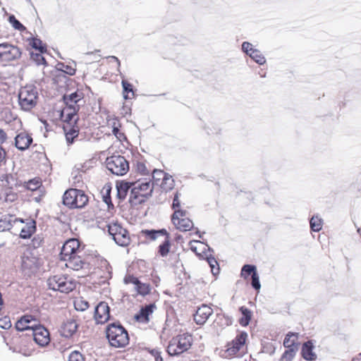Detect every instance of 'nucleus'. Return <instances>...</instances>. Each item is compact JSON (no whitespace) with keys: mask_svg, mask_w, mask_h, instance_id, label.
Instances as JSON below:
<instances>
[{"mask_svg":"<svg viewBox=\"0 0 361 361\" xmlns=\"http://www.w3.org/2000/svg\"><path fill=\"white\" fill-rule=\"evenodd\" d=\"M153 189V183L150 178L139 179L132 183L130 203L132 205H138L143 203L146 198L152 195Z\"/></svg>","mask_w":361,"mask_h":361,"instance_id":"nucleus-1","label":"nucleus"},{"mask_svg":"<svg viewBox=\"0 0 361 361\" xmlns=\"http://www.w3.org/2000/svg\"><path fill=\"white\" fill-rule=\"evenodd\" d=\"M83 98L82 92H75L70 94H65L63 97L66 107L61 111V116L63 118L64 121L71 123V121L75 123L78 118L77 117V112L80 109V102Z\"/></svg>","mask_w":361,"mask_h":361,"instance_id":"nucleus-2","label":"nucleus"},{"mask_svg":"<svg viewBox=\"0 0 361 361\" xmlns=\"http://www.w3.org/2000/svg\"><path fill=\"white\" fill-rule=\"evenodd\" d=\"M106 338L111 346L115 348L125 347L129 342L127 331L124 327L116 323L110 324L106 330Z\"/></svg>","mask_w":361,"mask_h":361,"instance_id":"nucleus-3","label":"nucleus"},{"mask_svg":"<svg viewBox=\"0 0 361 361\" xmlns=\"http://www.w3.org/2000/svg\"><path fill=\"white\" fill-rule=\"evenodd\" d=\"M38 92L34 85L22 87L18 92V104L22 110L28 111L37 103Z\"/></svg>","mask_w":361,"mask_h":361,"instance_id":"nucleus-4","label":"nucleus"},{"mask_svg":"<svg viewBox=\"0 0 361 361\" xmlns=\"http://www.w3.org/2000/svg\"><path fill=\"white\" fill-rule=\"evenodd\" d=\"M88 202V197L83 190L71 188L67 190L63 196V203L70 208H82Z\"/></svg>","mask_w":361,"mask_h":361,"instance_id":"nucleus-5","label":"nucleus"},{"mask_svg":"<svg viewBox=\"0 0 361 361\" xmlns=\"http://www.w3.org/2000/svg\"><path fill=\"white\" fill-rule=\"evenodd\" d=\"M192 338L188 334L173 337L169 342L167 352L170 355H177L187 351L192 345Z\"/></svg>","mask_w":361,"mask_h":361,"instance_id":"nucleus-6","label":"nucleus"},{"mask_svg":"<svg viewBox=\"0 0 361 361\" xmlns=\"http://www.w3.org/2000/svg\"><path fill=\"white\" fill-rule=\"evenodd\" d=\"M47 286L49 289L69 293L75 288V283L62 275L51 276L47 280Z\"/></svg>","mask_w":361,"mask_h":361,"instance_id":"nucleus-7","label":"nucleus"},{"mask_svg":"<svg viewBox=\"0 0 361 361\" xmlns=\"http://www.w3.org/2000/svg\"><path fill=\"white\" fill-rule=\"evenodd\" d=\"M106 166L109 171L116 176H123L129 170V164L124 157L113 155L106 159Z\"/></svg>","mask_w":361,"mask_h":361,"instance_id":"nucleus-8","label":"nucleus"},{"mask_svg":"<svg viewBox=\"0 0 361 361\" xmlns=\"http://www.w3.org/2000/svg\"><path fill=\"white\" fill-rule=\"evenodd\" d=\"M108 231L113 239L120 246L125 247L130 243V237L126 229L116 223L108 225Z\"/></svg>","mask_w":361,"mask_h":361,"instance_id":"nucleus-9","label":"nucleus"},{"mask_svg":"<svg viewBox=\"0 0 361 361\" xmlns=\"http://www.w3.org/2000/svg\"><path fill=\"white\" fill-rule=\"evenodd\" d=\"M171 221L176 228L180 231H190L193 227L192 221L186 217V212L182 209L175 210Z\"/></svg>","mask_w":361,"mask_h":361,"instance_id":"nucleus-10","label":"nucleus"},{"mask_svg":"<svg viewBox=\"0 0 361 361\" xmlns=\"http://www.w3.org/2000/svg\"><path fill=\"white\" fill-rule=\"evenodd\" d=\"M21 56L20 49L8 42L0 44V61L9 62L19 59Z\"/></svg>","mask_w":361,"mask_h":361,"instance_id":"nucleus-11","label":"nucleus"},{"mask_svg":"<svg viewBox=\"0 0 361 361\" xmlns=\"http://www.w3.org/2000/svg\"><path fill=\"white\" fill-rule=\"evenodd\" d=\"M31 334L35 342L41 347H45L50 343L49 331L42 325L32 326Z\"/></svg>","mask_w":361,"mask_h":361,"instance_id":"nucleus-12","label":"nucleus"},{"mask_svg":"<svg viewBox=\"0 0 361 361\" xmlns=\"http://www.w3.org/2000/svg\"><path fill=\"white\" fill-rule=\"evenodd\" d=\"M247 338V334L245 331L240 332L235 338L227 345L225 351L226 357H231L237 355L239 350L245 345Z\"/></svg>","mask_w":361,"mask_h":361,"instance_id":"nucleus-13","label":"nucleus"},{"mask_svg":"<svg viewBox=\"0 0 361 361\" xmlns=\"http://www.w3.org/2000/svg\"><path fill=\"white\" fill-rule=\"evenodd\" d=\"M80 250V243L77 239L72 238L66 241L61 250V257L63 260L68 257L78 254Z\"/></svg>","mask_w":361,"mask_h":361,"instance_id":"nucleus-14","label":"nucleus"},{"mask_svg":"<svg viewBox=\"0 0 361 361\" xmlns=\"http://www.w3.org/2000/svg\"><path fill=\"white\" fill-rule=\"evenodd\" d=\"M110 308L105 302H100L94 309V318L97 324H104L110 318Z\"/></svg>","mask_w":361,"mask_h":361,"instance_id":"nucleus-15","label":"nucleus"},{"mask_svg":"<svg viewBox=\"0 0 361 361\" xmlns=\"http://www.w3.org/2000/svg\"><path fill=\"white\" fill-rule=\"evenodd\" d=\"M213 314V310L207 305H202L198 307L194 314V320L197 324H204L209 317Z\"/></svg>","mask_w":361,"mask_h":361,"instance_id":"nucleus-16","label":"nucleus"},{"mask_svg":"<svg viewBox=\"0 0 361 361\" xmlns=\"http://www.w3.org/2000/svg\"><path fill=\"white\" fill-rule=\"evenodd\" d=\"M21 266L25 274L30 276L37 269V259L35 257L25 255L22 258Z\"/></svg>","mask_w":361,"mask_h":361,"instance_id":"nucleus-17","label":"nucleus"},{"mask_svg":"<svg viewBox=\"0 0 361 361\" xmlns=\"http://www.w3.org/2000/svg\"><path fill=\"white\" fill-rule=\"evenodd\" d=\"M32 142V136L26 132H20L15 137L16 147L21 151L27 149Z\"/></svg>","mask_w":361,"mask_h":361,"instance_id":"nucleus-18","label":"nucleus"},{"mask_svg":"<svg viewBox=\"0 0 361 361\" xmlns=\"http://www.w3.org/2000/svg\"><path fill=\"white\" fill-rule=\"evenodd\" d=\"M78 324L74 319H68L61 327V335L65 338L71 337L78 330Z\"/></svg>","mask_w":361,"mask_h":361,"instance_id":"nucleus-19","label":"nucleus"},{"mask_svg":"<svg viewBox=\"0 0 361 361\" xmlns=\"http://www.w3.org/2000/svg\"><path fill=\"white\" fill-rule=\"evenodd\" d=\"M17 222L23 223L24 221L13 215H3L0 218V232L9 231L12 228L13 224Z\"/></svg>","mask_w":361,"mask_h":361,"instance_id":"nucleus-20","label":"nucleus"},{"mask_svg":"<svg viewBox=\"0 0 361 361\" xmlns=\"http://www.w3.org/2000/svg\"><path fill=\"white\" fill-rule=\"evenodd\" d=\"M154 308L155 305L154 304H149L142 307L139 312L135 315V319L139 322L147 323L149 320V316L153 312Z\"/></svg>","mask_w":361,"mask_h":361,"instance_id":"nucleus-21","label":"nucleus"},{"mask_svg":"<svg viewBox=\"0 0 361 361\" xmlns=\"http://www.w3.org/2000/svg\"><path fill=\"white\" fill-rule=\"evenodd\" d=\"M108 125L112 128V133L120 141L126 140L125 134L121 132V124L117 118H111L108 120Z\"/></svg>","mask_w":361,"mask_h":361,"instance_id":"nucleus-22","label":"nucleus"},{"mask_svg":"<svg viewBox=\"0 0 361 361\" xmlns=\"http://www.w3.org/2000/svg\"><path fill=\"white\" fill-rule=\"evenodd\" d=\"M206 247H207V252H203V254L205 257V259L207 260V262L211 268V271L214 275H216L219 273V264L216 259L210 253L211 252H213V250H212L207 245H205Z\"/></svg>","mask_w":361,"mask_h":361,"instance_id":"nucleus-23","label":"nucleus"},{"mask_svg":"<svg viewBox=\"0 0 361 361\" xmlns=\"http://www.w3.org/2000/svg\"><path fill=\"white\" fill-rule=\"evenodd\" d=\"M314 345L312 343L309 341L305 342L302 347L301 354L302 357L306 360L312 361L316 360L317 355L313 352Z\"/></svg>","mask_w":361,"mask_h":361,"instance_id":"nucleus-24","label":"nucleus"},{"mask_svg":"<svg viewBox=\"0 0 361 361\" xmlns=\"http://www.w3.org/2000/svg\"><path fill=\"white\" fill-rule=\"evenodd\" d=\"M36 230V222L35 221L30 219L26 224L21 228L20 233V237L23 239H27L35 232Z\"/></svg>","mask_w":361,"mask_h":361,"instance_id":"nucleus-25","label":"nucleus"},{"mask_svg":"<svg viewBox=\"0 0 361 361\" xmlns=\"http://www.w3.org/2000/svg\"><path fill=\"white\" fill-rule=\"evenodd\" d=\"M66 261V267L73 270H79L83 268L85 262L81 259L78 254L68 257Z\"/></svg>","mask_w":361,"mask_h":361,"instance_id":"nucleus-26","label":"nucleus"},{"mask_svg":"<svg viewBox=\"0 0 361 361\" xmlns=\"http://www.w3.org/2000/svg\"><path fill=\"white\" fill-rule=\"evenodd\" d=\"M132 188V183L129 182H117L116 183V190H117V197L120 200H124L127 195V193L129 189Z\"/></svg>","mask_w":361,"mask_h":361,"instance_id":"nucleus-27","label":"nucleus"},{"mask_svg":"<svg viewBox=\"0 0 361 361\" xmlns=\"http://www.w3.org/2000/svg\"><path fill=\"white\" fill-rule=\"evenodd\" d=\"M239 311L242 314V317L239 319V324L242 326H247L252 318V312L246 307L242 306L239 308Z\"/></svg>","mask_w":361,"mask_h":361,"instance_id":"nucleus-28","label":"nucleus"},{"mask_svg":"<svg viewBox=\"0 0 361 361\" xmlns=\"http://www.w3.org/2000/svg\"><path fill=\"white\" fill-rule=\"evenodd\" d=\"M298 339L297 334L289 332L285 337L283 341V345L287 349L290 348H296L298 350V347L296 345V341Z\"/></svg>","mask_w":361,"mask_h":361,"instance_id":"nucleus-29","label":"nucleus"},{"mask_svg":"<svg viewBox=\"0 0 361 361\" xmlns=\"http://www.w3.org/2000/svg\"><path fill=\"white\" fill-rule=\"evenodd\" d=\"M142 233L145 237L151 239L155 240L159 235H167L168 233L166 229H160V230H145L142 231Z\"/></svg>","mask_w":361,"mask_h":361,"instance_id":"nucleus-30","label":"nucleus"},{"mask_svg":"<svg viewBox=\"0 0 361 361\" xmlns=\"http://www.w3.org/2000/svg\"><path fill=\"white\" fill-rule=\"evenodd\" d=\"M249 56L259 65H263L266 63L265 57L262 55L261 51L257 49L252 50V52L250 53Z\"/></svg>","mask_w":361,"mask_h":361,"instance_id":"nucleus-31","label":"nucleus"},{"mask_svg":"<svg viewBox=\"0 0 361 361\" xmlns=\"http://www.w3.org/2000/svg\"><path fill=\"white\" fill-rule=\"evenodd\" d=\"M310 228L314 232H319L322 228V220L318 216H313L310 221Z\"/></svg>","mask_w":361,"mask_h":361,"instance_id":"nucleus-32","label":"nucleus"},{"mask_svg":"<svg viewBox=\"0 0 361 361\" xmlns=\"http://www.w3.org/2000/svg\"><path fill=\"white\" fill-rule=\"evenodd\" d=\"M170 240L169 234L166 235L164 242L159 246V253L161 257L166 256L170 250Z\"/></svg>","mask_w":361,"mask_h":361,"instance_id":"nucleus-33","label":"nucleus"},{"mask_svg":"<svg viewBox=\"0 0 361 361\" xmlns=\"http://www.w3.org/2000/svg\"><path fill=\"white\" fill-rule=\"evenodd\" d=\"M161 187L165 191L171 190L173 188V179L172 177L168 174L164 176Z\"/></svg>","mask_w":361,"mask_h":361,"instance_id":"nucleus-34","label":"nucleus"},{"mask_svg":"<svg viewBox=\"0 0 361 361\" xmlns=\"http://www.w3.org/2000/svg\"><path fill=\"white\" fill-rule=\"evenodd\" d=\"M78 129L75 127H71L68 131L66 132V138L68 145L72 144L75 137L78 135Z\"/></svg>","mask_w":361,"mask_h":361,"instance_id":"nucleus-35","label":"nucleus"},{"mask_svg":"<svg viewBox=\"0 0 361 361\" xmlns=\"http://www.w3.org/2000/svg\"><path fill=\"white\" fill-rule=\"evenodd\" d=\"M122 87H123V94L125 99H129L128 94L132 93V95H134V92L133 90V85L126 80H122Z\"/></svg>","mask_w":361,"mask_h":361,"instance_id":"nucleus-36","label":"nucleus"},{"mask_svg":"<svg viewBox=\"0 0 361 361\" xmlns=\"http://www.w3.org/2000/svg\"><path fill=\"white\" fill-rule=\"evenodd\" d=\"M74 307L78 311H85L89 307V302L83 298H78L74 302Z\"/></svg>","mask_w":361,"mask_h":361,"instance_id":"nucleus-37","label":"nucleus"},{"mask_svg":"<svg viewBox=\"0 0 361 361\" xmlns=\"http://www.w3.org/2000/svg\"><path fill=\"white\" fill-rule=\"evenodd\" d=\"M137 293L142 295H146L149 293L151 288L150 286L147 283L139 282V284L135 287Z\"/></svg>","mask_w":361,"mask_h":361,"instance_id":"nucleus-38","label":"nucleus"},{"mask_svg":"<svg viewBox=\"0 0 361 361\" xmlns=\"http://www.w3.org/2000/svg\"><path fill=\"white\" fill-rule=\"evenodd\" d=\"M254 272H257L255 266L251 264H245L242 268L241 276L244 278H246L249 275H252Z\"/></svg>","mask_w":361,"mask_h":361,"instance_id":"nucleus-39","label":"nucleus"},{"mask_svg":"<svg viewBox=\"0 0 361 361\" xmlns=\"http://www.w3.org/2000/svg\"><path fill=\"white\" fill-rule=\"evenodd\" d=\"M8 22L12 25L14 29L18 30L19 31H23L25 30V27L13 15H11L8 17Z\"/></svg>","mask_w":361,"mask_h":361,"instance_id":"nucleus-40","label":"nucleus"},{"mask_svg":"<svg viewBox=\"0 0 361 361\" xmlns=\"http://www.w3.org/2000/svg\"><path fill=\"white\" fill-rule=\"evenodd\" d=\"M42 53H34L31 52L30 56L31 59L37 65H45L46 64V60L42 54Z\"/></svg>","mask_w":361,"mask_h":361,"instance_id":"nucleus-41","label":"nucleus"},{"mask_svg":"<svg viewBox=\"0 0 361 361\" xmlns=\"http://www.w3.org/2000/svg\"><path fill=\"white\" fill-rule=\"evenodd\" d=\"M30 45L32 48L39 51L41 53H44L47 51L46 47L43 46L42 42L39 39L32 38L30 42Z\"/></svg>","mask_w":361,"mask_h":361,"instance_id":"nucleus-42","label":"nucleus"},{"mask_svg":"<svg viewBox=\"0 0 361 361\" xmlns=\"http://www.w3.org/2000/svg\"><path fill=\"white\" fill-rule=\"evenodd\" d=\"M296 351V348L287 349L281 356V361H292L295 355Z\"/></svg>","mask_w":361,"mask_h":361,"instance_id":"nucleus-43","label":"nucleus"},{"mask_svg":"<svg viewBox=\"0 0 361 361\" xmlns=\"http://www.w3.org/2000/svg\"><path fill=\"white\" fill-rule=\"evenodd\" d=\"M41 182L37 179L30 180L25 183V187L27 190L35 191L41 186Z\"/></svg>","mask_w":361,"mask_h":361,"instance_id":"nucleus-44","label":"nucleus"},{"mask_svg":"<svg viewBox=\"0 0 361 361\" xmlns=\"http://www.w3.org/2000/svg\"><path fill=\"white\" fill-rule=\"evenodd\" d=\"M16 329L18 331H29L31 332L32 326L25 324L20 319L16 324Z\"/></svg>","mask_w":361,"mask_h":361,"instance_id":"nucleus-45","label":"nucleus"},{"mask_svg":"<svg viewBox=\"0 0 361 361\" xmlns=\"http://www.w3.org/2000/svg\"><path fill=\"white\" fill-rule=\"evenodd\" d=\"M73 184L78 188H81L83 185L82 175L78 172L74 176H73Z\"/></svg>","mask_w":361,"mask_h":361,"instance_id":"nucleus-46","label":"nucleus"},{"mask_svg":"<svg viewBox=\"0 0 361 361\" xmlns=\"http://www.w3.org/2000/svg\"><path fill=\"white\" fill-rule=\"evenodd\" d=\"M68 361H85V359L80 352L75 350L69 355Z\"/></svg>","mask_w":361,"mask_h":361,"instance_id":"nucleus-47","label":"nucleus"},{"mask_svg":"<svg viewBox=\"0 0 361 361\" xmlns=\"http://www.w3.org/2000/svg\"><path fill=\"white\" fill-rule=\"evenodd\" d=\"M251 285L255 290H259L261 288L259 278L257 272H254V274L252 275Z\"/></svg>","mask_w":361,"mask_h":361,"instance_id":"nucleus-48","label":"nucleus"},{"mask_svg":"<svg viewBox=\"0 0 361 361\" xmlns=\"http://www.w3.org/2000/svg\"><path fill=\"white\" fill-rule=\"evenodd\" d=\"M255 49L253 48V46L251 43L248 42H244L242 44V50L243 52H245L247 55H250V53L252 52V50H255Z\"/></svg>","mask_w":361,"mask_h":361,"instance_id":"nucleus-49","label":"nucleus"},{"mask_svg":"<svg viewBox=\"0 0 361 361\" xmlns=\"http://www.w3.org/2000/svg\"><path fill=\"white\" fill-rule=\"evenodd\" d=\"M166 173H165L163 171L161 170H157V169H154L153 171V173H152V178L155 180V181H157V180H159L161 179L163 180V178H164V176H166Z\"/></svg>","mask_w":361,"mask_h":361,"instance_id":"nucleus-50","label":"nucleus"},{"mask_svg":"<svg viewBox=\"0 0 361 361\" xmlns=\"http://www.w3.org/2000/svg\"><path fill=\"white\" fill-rule=\"evenodd\" d=\"M0 327L4 329H8L11 327V322L8 317H5L0 319Z\"/></svg>","mask_w":361,"mask_h":361,"instance_id":"nucleus-51","label":"nucleus"},{"mask_svg":"<svg viewBox=\"0 0 361 361\" xmlns=\"http://www.w3.org/2000/svg\"><path fill=\"white\" fill-rule=\"evenodd\" d=\"M61 70L69 75H73L75 73V69L67 65L62 64Z\"/></svg>","mask_w":361,"mask_h":361,"instance_id":"nucleus-52","label":"nucleus"},{"mask_svg":"<svg viewBox=\"0 0 361 361\" xmlns=\"http://www.w3.org/2000/svg\"><path fill=\"white\" fill-rule=\"evenodd\" d=\"M126 283H133L135 285V287L139 284V279L133 276H126L124 279Z\"/></svg>","mask_w":361,"mask_h":361,"instance_id":"nucleus-53","label":"nucleus"},{"mask_svg":"<svg viewBox=\"0 0 361 361\" xmlns=\"http://www.w3.org/2000/svg\"><path fill=\"white\" fill-rule=\"evenodd\" d=\"M180 203L179 200L178 193L176 192L174 195L173 200V204L172 207L175 210L180 209Z\"/></svg>","mask_w":361,"mask_h":361,"instance_id":"nucleus-54","label":"nucleus"},{"mask_svg":"<svg viewBox=\"0 0 361 361\" xmlns=\"http://www.w3.org/2000/svg\"><path fill=\"white\" fill-rule=\"evenodd\" d=\"M195 245H204L202 243H201L200 241L199 240H194V241H191L190 243V249L191 250H192L193 252H195L197 255H199V253L197 252V247Z\"/></svg>","mask_w":361,"mask_h":361,"instance_id":"nucleus-55","label":"nucleus"},{"mask_svg":"<svg viewBox=\"0 0 361 361\" xmlns=\"http://www.w3.org/2000/svg\"><path fill=\"white\" fill-rule=\"evenodd\" d=\"M110 192H111V189L108 188L106 190V194L103 196V199H104V202L109 207L110 204L113 206V204H111V201Z\"/></svg>","mask_w":361,"mask_h":361,"instance_id":"nucleus-56","label":"nucleus"},{"mask_svg":"<svg viewBox=\"0 0 361 361\" xmlns=\"http://www.w3.org/2000/svg\"><path fill=\"white\" fill-rule=\"evenodd\" d=\"M20 319L25 323V324H27V325H29V324L32 322V321H34V317L32 315H28V314H26V315H24L23 317H22L20 318Z\"/></svg>","mask_w":361,"mask_h":361,"instance_id":"nucleus-57","label":"nucleus"},{"mask_svg":"<svg viewBox=\"0 0 361 361\" xmlns=\"http://www.w3.org/2000/svg\"><path fill=\"white\" fill-rule=\"evenodd\" d=\"M43 241V239L40 237H35L32 239V243L35 247H39Z\"/></svg>","mask_w":361,"mask_h":361,"instance_id":"nucleus-58","label":"nucleus"},{"mask_svg":"<svg viewBox=\"0 0 361 361\" xmlns=\"http://www.w3.org/2000/svg\"><path fill=\"white\" fill-rule=\"evenodd\" d=\"M6 152L4 149L0 145V166L6 160Z\"/></svg>","mask_w":361,"mask_h":361,"instance_id":"nucleus-59","label":"nucleus"},{"mask_svg":"<svg viewBox=\"0 0 361 361\" xmlns=\"http://www.w3.org/2000/svg\"><path fill=\"white\" fill-rule=\"evenodd\" d=\"M137 169L139 171H140L142 174H146L147 173V168L145 166V165L142 163H139L137 164Z\"/></svg>","mask_w":361,"mask_h":361,"instance_id":"nucleus-60","label":"nucleus"},{"mask_svg":"<svg viewBox=\"0 0 361 361\" xmlns=\"http://www.w3.org/2000/svg\"><path fill=\"white\" fill-rule=\"evenodd\" d=\"M7 139L6 133L0 128V144H3Z\"/></svg>","mask_w":361,"mask_h":361,"instance_id":"nucleus-61","label":"nucleus"},{"mask_svg":"<svg viewBox=\"0 0 361 361\" xmlns=\"http://www.w3.org/2000/svg\"><path fill=\"white\" fill-rule=\"evenodd\" d=\"M155 361H164L162 357L159 352H156L154 354Z\"/></svg>","mask_w":361,"mask_h":361,"instance_id":"nucleus-62","label":"nucleus"},{"mask_svg":"<svg viewBox=\"0 0 361 361\" xmlns=\"http://www.w3.org/2000/svg\"><path fill=\"white\" fill-rule=\"evenodd\" d=\"M224 318L226 319V324L227 326L231 325L232 324L231 318L230 317H228V316H224Z\"/></svg>","mask_w":361,"mask_h":361,"instance_id":"nucleus-63","label":"nucleus"},{"mask_svg":"<svg viewBox=\"0 0 361 361\" xmlns=\"http://www.w3.org/2000/svg\"><path fill=\"white\" fill-rule=\"evenodd\" d=\"M351 361H361V353L359 354L356 357H354Z\"/></svg>","mask_w":361,"mask_h":361,"instance_id":"nucleus-64","label":"nucleus"}]
</instances>
